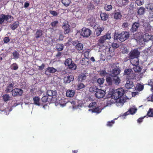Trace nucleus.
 <instances>
[{
	"mask_svg": "<svg viewBox=\"0 0 153 153\" xmlns=\"http://www.w3.org/2000/svg\"><path fill=\"white\" fill-rule=\"evenodd\" d=\"M140 52L137 49H134L131 51L129 54L130 58H137L139 56Z\"/></svg>",
	"mask_w": 153,
	"mask_h": 153,
	"instance_id": "8",
	"label": "nucleus"
},
{
	"mask_svg": "<svg viewBox=\"0 0 153 153\" xmlns=\"http://www.w3.org/2000/svg\"><path fill=\"white\" fill-rule=\"evenodd\" d=\"M140 34H141V33L135 34L134 35V37L137 42L141 46L144 45L146 42H147L150 39L152 40V36H151L147 33H146L143 35V37L141 35L140 36Z\"/></svg>",
	"mask_w": 153,
	"mask_h": 153,
	"instance_id": "1",
	"label": "nucleus"
},
{
	"mask_svg": "<svg viewBox=\"0 0 153 153\" xmlns=\"http://www.w3.org/2000/svg\"><path fill=\"white\" fill-rule=\"evenodd\" d=\"M5 19L7 22H10L13 19V17L9 15H5Z\"/></svg>",
	"mask_w": 153,
	"mask_h": 153,
	"instance_id": "32",
	"label": "nucleus"
},
{
	"mask_svg": "<svg viewBox=\"0 0 153 153\" xmlns=\"http://www.w3.org/2000/svg\"><path fill=\"white\" fill-rule=\"evenodd\" d=\"M14 84L13 83H11L7 87L5 91L7 93H9L10 91H12V90L13 88Z\"/></svg>",
	"mask_w": 153,
	"mask_h": 153,
	"instance_id": "25",
	"label": "nucleus"
},
{
	"mask_svg": "<svg viewBox=\"0 0 153 153\" xmlns=\"http://www.w3.org/2000/svg\"><path fill=\"white\" fill-rule=\"evenodd\" d=\"M23 92L22 89L18 88H15L12 91V95L13 96H21Z\"/></svg>",
	"mask_w": 153,
	"mask_h": 153,
	"instance_id": "7",
	"label": "nucleus"
},
{
	"mask_svg": "<svg viewBox=\"0 0 153 153\" xmlns=\"http://www.w3.org/2000/svg\"><path fill=\"white\" fill-rule=\"evenodd\" d=\"M104 9L107 11H110L112 9V7L111 5H106L105 6Z\"/></svg>",
	"mask_w": 153,
	"mask_h": 153,
	"instance_id": "49",
	"label": "nucleus"
},
{
	"mask_svg": "<svg viewBox=\"0 0 153 153\" xmlns=\"http://www.w3.org/2000/svg\"><path fill=\"white\" fill-rule=\"evenodd\" d=\"M144 12V8L143 7H140L138 10L137 13L138 15H141L143 14Z\"/></svg>",
	"mask_w": 153,
	"mask_h": 153,
	"instance_id": "41",
	"label": "nucleus"
},
{
	"mask_svg": "<svg viewBox=\"0 0 153 153\" xmlns=\"http://www.w3.org/2000/svg\"><path fill=\"white\" fill-rule=\"evenodd\" d=\"M145 6L147 10H152L153 9V3H150L145 4Z\"/></svg>",
	"mask_w": 153,
	"mask_h": 153,
	"instance_id": "31",
	"label": "nucleus"
},
{
	"mask_svg": "<svg viewBox=\"0 0 153 153\" xmlns=\"http://www.w3.org/2000/svg\"><path fill=\"white\" fill-rule=\"evenodd\" d=\"M19 53L17 51H15L12 53L13 59H18L19 57Z\"/></svg>",
	"mask_w": 153,
	"mask_h": 153,
	"instance_id": "35",
	"label": "nucleus"
},
{
	"mask_svg": "<svg viewBox=\"0 0 153 153\" xmlns=\"http://www.w3.org/2000/svg\"><path fill=\"white\" fill-rule=\"evenodd\" d=\"M56 71V70L53 67H48L46 69L45 73L46 74L48 75L49 73H54Z\"/></svg>",
	"mask_w": 153,
	"mask_h": 153,
	"instance_id": "16",
	"label": "nucleus"
},
{
	"mask_svg": "<svg viewBox=\"0 0 153 153\" xmlns=\"http://www.w3.org/2000/svg\"><path fill=\"white\" fill-rule=\"evenodd\" d=\"M57 103H58L60 106L62 107L65 106L66 104V103L64 101V99H61L59 100V102L57 101Z\"/></svg>",
	"mask_w": 153,
	"mask_h": 153,
	"instance_id": "34",
	"label": "nucleus"
},
{
	"mask_svg": "<svg viewBox=\"0 0 153 153\" xmlns=\"http://www.w3.org/2000/svg\"><path fill=\"white\" fill-rule=\"evenodd\" d=\"M76 48L78 50L80 51L82 50L83 48V45L81 43H79L76 44Z\"/></svg>",
	"mask_w": 153,
	"mask_h": 153,
	"instance_id": "43",
	"label": "nucleus"
},
{
	"mask_svg": "<svg viewBox=\"0 0 153 153\" xmlns=\"http://www.w3.org/2000/svg\"><path fill=\"white\" fill-rule=\"evenodd\" d=\"M104 108L103 107L100 106H97L96 108L93 109H89V111H91L92 112L96 113L97 114H99L100 113L102 110Z\"/></svg>",
	"mask_w": 153,
	"mask_h": 153,
	"instance_id": "11",
	"label": "nucleus"
},
{
	"mask_svg": "<svg viewBox=\"0 0 153 153\" xmlns=\"http://www.w3.org/2000/svg\"><path fill=\"white\" fill-rule=\"evenodd\" d=\"M106 40L104 36L101 37L100 39L99 40V43L100 44H102L104 43L105 41Z\"/></svg>",
	"mask_w": 153,
	"mask_h": 153,
	"instance_id": "50",
	"label": "nucleus"
},
{
	"mask_svg": "<svg viewBox=\"0 0 153 153\" xmlns=\"http://www.w3.org/2000/svg\"><path fill=\"white\" fill-rule=\"evenodd\" d=\"M100 16L101 19L103 21L106 20L108 18V15L104 13H101L100 14Z\"/></svg>",
	"mask_w": 153,
	"mask_h": 153,
	"instance_id": "27",
	"label": "nucleus"
},
{
	"mask_svg": "<svg viewBox=\"0 0 153 153\" xmlns=\"http://www.w3.org/2000/svg\"><path fill=\"white\" fill-rule=\"evenodd\" d=\"M137 110V109L135 106H131L128 111L123 114L121 117L122 119H124L125 118L124 116H126L130 114H134L136 113Z\"/></svg>",
	"mask_w": 153,
	"mask_h": 153,
	"instance_id": "5",
	"label": "nucleus"
},
{
	"mask_svg": "<svg viewBox=\"0 0 153 153\" xmlns=\"http://www.w3.org/2000/svg\"><path fill=\"white\" fill-rule=\"evenodd\" d=\"M105 94V92L101 89H98L96 91L95 94L96 97L98 98H103Z\"/></svg>",
	"mask_w": 153,
	"mask_h": 153,
	"instance_id": "9",
	"label": "nucleus"
},
{
	"mask_svg": "<svg viewBox=\"0 0 153 153\" xmlns=\"http://www.w3.org/2000/svg\"><path fill=\"white\" fill-rule=\"evenodd\" d=\"M112 100L111 98H109L105 102V106L103 107L104 108L106 106H110L113 103Z\"/></svg>",
	"mask_w": 153,
	"mask_h": 153,
	"instance_id": "21",
	"label": "nucleus"
},
{
	"mask_svg": "<svg viewBox=\"0 0 153 153\" xmlns=\"http://www.w3.org/2000/svg\"><path fill=\"white\" fill-rule=\"evenodd\" d=\"M3 99L5 102L8 101L10 98V97L9 94H5L2 96Z\"/></svg>",
	"mask_w": 153,
	"mask_h": 153,
	"instance_id": "36",
	"label": "nucleus"
},
{
	"mask_svg": "<svg viewBox=\"0 0 153 153\" xmlns=\"http://www.w3.org/2000/svg\"><path fill=\"white\" fill-rule=\"evenodd\" d=\"M56 92L52 90H49L47 92V95L50 97L52 98V96L55 95L56 94Z\"/></svg>",
	"mask_w": 153,
	"mask_h": 153,
	"instance_id": "33",
	"label": "nucleus"
},
{
	"mask_svg": "<svg viewBox=\"0 0 153 153\" xmlns=\"http://www.w3.org/2000/svg\"><path fill=\"white\" fill-rule=\"evenodd\" d=\"M47 96H43L42 98V100L43 102H46L47 101H48V98Z\"/></svg>",
	"mask_w": 153,
	"mask_h": 153,
	"instance_id": "59",
	"label": "nucleus"
},
{
	"mask_svg": "<svg viewBox=\"0 0 153 153\" xmlns=\"http://www.w3.org/2000/svg\"><path fill=\"white\" fill-rule=\"evenodd\" d=\"M140 24L138 22H135L132 25V28L131 30L132 32H134L137 31L140 26Z\"/></svg>",
	"mask_w": 153,
	"mask_h": 153,
	"instance_id": "17",
	"label": "nucleus"
},
{
	"mask_svg": "<svg viewBox=\"0 0 153 153\" xmlns=\"http://www.w3.org/2000/svg\"><path fill=\"white\" fill-rule=\"evenodd\" d=\"M91 34V31L90 29L86 27L83 28L80 32L81 35L85 37H88Z\"/></svg>",
	"mask_w": 153,
	"mask_h": 153,
	"instance_id": "6",
	"label": "nucleus"
},
{
	"mask_svg": "<svg viewBox=\"0 0 153 153\" xmlns=\"http://www.w3.org/2000/svg\"><path fill=\"white\" fill-rule=\"evenodd\" d=\"M68 67L70 69L74 70L76 69V65L73 62L71 64H70L69 66H68Z\"/></svg>",
	"mask_w": 153,
	"mask_h": 153,
	"instance_id": "42",
	"label": "nucleus"
},
{
	"mask_svg": "<svg viewBox=\"0 0 153 153\" xmlns=\"http://www.w3.org/2000/svg\"><path fill=\"white\" fill-rule=\"evenodd\" d=\"M115 36H117V38H116L117 39H119L120 41L123 42L128 38L129 36V33L128 32H123L118 34L117 36L115 35Z\"/></svg>",
	"mask_w": 153,
	"mask_h": 153,
	"instance_id": "4",
	"label": "nucleus"
},
{
	"mask_svg": "<svg viewBox=\"0 0 153 153\" xmlns=\"http://www.w3.org/2000/svg\"><path fill=\"white\" fill-rule=\"evenodd\" d=\"M114 121L112 120L111 122H108L107 123V126H111L114 123Z\"/></svg>",
	"mask_w": 153,
	"mask_h": 153,
	"instance_id": "62",
	"label": "nucleus"
},
{
	"mask_svg": "<svg viewBox=\"0 0 153 153\" xmlns=\"http://www.w3.org/2000/svg\"><path fill=\"white\" fill-rule=\"evenodd\" d=\"M112 47L114 48H117L118 47L119 45L117 43H113L112 44Z\"/></svg>",
	"mask_w": 153,
	"mask_h": 153,
	"instance_id": "64",
	"label": "nucleus"
},
{
	"mask_svg": "<svg viewBox=\"0 0 153 153\" xmlns=\"http://www.w3.org/2000/svg\"><path fill=\"white\" fill-rule=\"evenodd\" d=\"M62 27L64 30V33L65 34H67L69 33L70 27L67 22H64Z\"/></svg>",
	"mask_w": 153,
	"mask_h": 153,
	"instance_id": "10",
	"label": "nucleus"
},
{
	"mask_svg": "<svg viewBox=\"0 0 153 153\" xmlns=\"http://www.w3.org/2000/svg\"><path fill=\"white\" fill-rule=\"evenodd\" d=\"M133 69L134 71L139 72L141 71L142 68L141 67H140L138 65L134 66L133 67Z\"/></svg>",
	"mask_w": 153,
	"mask_h": 153,
	"instance_id": "38",
	"label": "nucleus"
},
{
	"mask_svg": "<svg viewBox=\"0 0 153 153\" xmlns=\"http://www.w3.org/2000/svg\"><path fill=\"white\" fill-rule=\"evenodd\" d=\"M18 65L16 63H13L10 66L11 69L13 70H16L18 69Z\"/></svg>",
	"mask_w": 153,
	"mask_h": 153,
	"instance_id": "47",
	"label": "nucleus"
},
{
	"mask_svg": "<svg viewBox=\"0 0 153 153\" xmlns=\"http://www.w3.org/2000/svg\"><path fill=\"white\" fill-rule=\"evenodd\" d=\"M68 103H70L72 105V107L73 109H75L79 108V105L77 106L76 107L74 106L75 104V102L74 101H73L72 102H68Z\"/></svg>",
	"mask_w": 153,
	"mask_h": 153,
	"instance_id": "57",
	"label": "nucleus"
},
{
	"mask_svg": "<svg viewBox=\"0 0 153 153\" xmlns=\"http://www.w3.org/2000/svg\"><path fill=\"white\" fill-rule=\"evenodd\" d=\"M99 74L101 76H104L107 74V73L104 70H102L100 71Z\"/></svg>",
	"mask_w": 153,
	"mask_h": 153,
	"instance_id": "55",
	"label": "nucleus"
},
{
	"mask_svg": "<svg viewBox=\"0 0 153 153\" xmlns=\"http://www.w3.org/2000/svg\"><path fill=\"white\" fill-rule=\"evenodd\" d=\"M131 80L128 79L125 85V87L127 88H131L134 85L132 81Z\"/></svg>",
	"mask_w": 153,
	"mask_h": 153,
	"instance_id": "19",
	"label": "nucleus"
},
{
	"mask_svg": "<svg viewBox=\"0 0 153 153\" xmlns=\"http://www.w3.org/2000/svg\"><path fill=\"white\" fill-rule=\"evenodd\" d=\"M49 13L51 14L53 16H56L59 14V13L58 12L55 11L50 10Z\"/></svg>",
	"mask_w": 153,
	"mask_h": 153,
	"instance_id": "58",
	"label": "nucleus"
},
{
	"mask_svg": "<svg viewBox=\"0 0 153 153\" xmlns=\"http://www.w3.org/2000/svg\"><path fill=\"white\" fill-rule=\"evenodd\" d=\"M56 48L59 51H61L63 50V46L62 44H57L56 46Z\"/></svg>",
	"mask_w": 153,
	"mask_h": 153,
	"instance_id": "39",
	"label": "nucleus"
},
{
	"mask_svg": "<svg viewBox=\"0 0 153 153\" xmlns=\"http://www.w3.org/2000/svg\"><path fill=\"white\" fill-rule=\"evenodd\" d=\"M12 110V108L10 107H8L6 108L4 110V112L5 113V114L6 115L8 114L9 112L11 111Z\"/></svg>",
	"mask_w": 153,
	"mask_h": 153,
	"instance_id": "53",
	"label": "nucleus"
},
{
	"mask_svg": "<svg viewBox=\"0 0 153 153\" xmlns=\"http://www.w3.org/2000/svg\"><path fill=\"white\" fill-rule=\"evenodd\" d=\"M34 102L33 103L38 106H40L41 104L40 103V98L38 97H35L33 98Z\"/></svg>",
	"mask_w": 153,
	"mask_h": 153,
	"instance_id": "22",
	"label": "nucleus"
},
{
	"mask_svg": "<svg viewBox=\"0 0 153 153\" xmlns=\"http://www.w3.org/2000/svg\"><path fill=\"white\" fill-rule=\"evenodd\" d=\"M72 62H73L72 59H71L68 58L65 60V64L66 65L68 66L70 64H71Z\"/></svg>",
	"mask_w": 153,
	"mask_h": 153,
	"instance_id": "45",
	"label": "nucleus"
},
{
	"mask_svg": "<svg viewBox=\"0 0 153 153\" xmlns=\"http://www.w3.org/2000/svg\"><path fill=\"white\" fill-rule=\"evenodd\" d=\"M135 2L138 6H140L143 4L144 3V0H136Z\"/></svg>",
	"mask_w": 153,
	"mask_h": 153,
	"instance_id": "48",
	"label": "nucleus"
},
{
	"mask_svg": "<svg viewBox=\"0 0 153 153\" xmlns=\"http://www.w3.org/2000/svg\"><path fill=\"white\" fill-rule=\"evenodd\" d=\"M143 87H144L143 85L137 84L136 87V89L139 91H140L143 90Z\"/></svg>",
	"mask_w": 153,
	"mask_h": 153,
	"instance_id": "40",
	"label": "nucleus"
},
{
	"mask_svg": "<svg viewBox=\"0 0 153 153\" xmlns=\"http://www.w3.org/2000/svg\"><path fill=\"white\" fill-rule=\"evenodd\" d=\"M111 72L113 76H117L120 74V70L118 68H116L113 69Z\"/></svg>",
	"mask_w": 153,
	"mask_h": 153,
	"instance_id": "18",
	"label": "nucleus"
},
{
	"mask_svg": "<svg viewBox=\"0 0 153 153\" xmlns=\"http://www.w3.org/2000/svg\"><path fill=\"white\" fill-rule=\"evenodd\" d=\"M96 103L95 102H93L91 103L89 105V107L90 108L94 109V108L96 106Z\"/></svg>",
	"mask_w": 153,
	"mask_h": 153,
	"instance_id": "52",
	"label": "nucleus"
},
{
	"mask_svg": "<svg viewBox=\"0 0 153 153\" xmlns=\"http://www.w3.org/2000/svg\"><path fill=\"white\" fill-rule=\"evenodd\" d=\"M115 100H117L116 105L117 106L119 107H121L126 101L124 99H122V98Z\"/></svg>",
	"mask_w": 153,
	"mask_h": 153,
	"instance_id": "12",
	"label": "nucleus"
},
{
	"mask_svg": "<svg viewBox=\"0 0 153 153\" xmlns=\"http://www.w3.org/2000/svg\"><path fill=\"white\" fill-rule=\"evenodd\" d=\"M124 89L122 88H120L114 90L111 95V97L114 99L120 98L124 99Z\"/></svg>",
	"mask_w": 153,
	"mask_h": 153,
	"instance_id": "2",
	"label": "nucleus"
},
{
	"mask_svg": "<svg viewBox=\"0 0 153 153\" xmlns=\"http://www.w3.org/2000/svg\"><path fill=\"white\" fill-rule=\"evenodd\" d=\"M106 80L107 83L109 85H111L112 84L113 82V78H112L110 76H107Z\"/></svg>",
	"mask_w": 153,
	"mask_h": 153,
	"instance_id": "29",
	"label": "nucleus"
},
{
	"mask_svg": "<svg viewBox=\"0 0 153 153\" xmlns=\"http://www.w3.org/2000/svg\"><path fill=\"white\" fill-rule=\"evenodd\" d=\"M5 20V15L3 14L0 15V24L1 25L3 23Z\"/></svg>",
	"mask_w": 153,
	"mask_h": 153,
	"instance_id": "37",
	"label": "nucleus"
},
{
	"mask_svg": "<svg viewBox=\"0 0 153 153\" xmlns=\"http://www.w3.org/2000/svg\"><path fill=\"white\" fill-rule=\"evenodd\" d=\"M122 15L121 13L118 12H115L114 14V17L116 19H119L121 18Z\"/></svg>",
	"mask_w": 153,
	"mask_h": 153,
	"instance_id": "26",
	"label": "nucleus"
},
{
	"mask_svg": "<svg viewBox=\"0 0 153 153\" xmlns=\"http://www.w3.org/2000/svg\"><path fill=\"white\" fill-rule=\"evenodd\" d=\"M124 75L127 76V77L129 79H137L138 76L133 73L131 69H126L124 71Z\"/></svg>",
	"mask_w": 153,
	"mask_h": 153,
	"instance_id": "3",
	"label": "nucleus"
},
{
	"mask_svg": "<svg viewBox=\"0 0 153 153\" xmlns=\"http://www.w3.org/2000/svg\"><path fill=\"white\" fill-rule=\"evenodd\" d=\"M148 115L150 117H153V109H150L148 112Z\"/></svg>",
	"mask_w": 153,
	"mask_h": 153,
	"instance_id": "56",
	"label": "nucleus"
},
{
	"mask_svg": "<svg viewBox=\"0 0 153 153\" xmlns=\"http://www.w3.org/2000/svg\"><path fill=\"white\" fill-rule=\"evenodd\" d=\"M19 25V23L18 21H16L11 24L10 25V28L13 30L16 29Z\"/></svg>",
	"mask_w": 153,
	"mask_h": 153,
	"instance_id": "20",
	"label": "nucleus"
},
{
	"mask_svg": "<svg viewBox=\"0 0 153 153\" xmlns=\"http://www.w3.org/2000/svg\"><path fill=\"white\" fill-rule=\"evenodd\" d=\"M113 82L116 85H118L120 82V80L119 77L116 76H114L113 78Z\"/></svg>",
	"mask_w": 153,
	"mask_h": 153,
	"instance_id": "30",
	"label": "nucleus"
},
{
	"mask_svg": "<svg viewBox=\"0 0 153 153\" xmlns=\"http://www.w3.org/2000/svg\"><path fill=\"white\" fill-rule=\"evenodd\" d=\"M130 61L131 64L133 66L139 65V61L138 57L130 58Z\"/></svg>",
	"mask_w": 153,
	"mask_h": 153,
	"instance_id": "15",
	"label": "nucleus"
},
{
	"mask_svg": "<svg viewBox=\"0 0 153 153\" xmlns=\"http://www.w3.org/2000/svg\"><path fill=\"white\" fill-rule=\"evenodd\" d=\"M147 100L148 101H153V93L148 97Z\"/></svg>",
	"mask_w": 153,
	"mask_h": 153,
	"instance_id": "63",
	"label": "nucleus"
},
{
	"mask_svg": "<svg viewBox=\"0 0 153 153\" xmlns=\"http://www.w3.org/2000/svg\"><path fill=\"white\" fill-rule=\"evenodd\" d=\"M42 31L41 30H37L35 34V38H38L41 37L43 34Z\"/></svg>",
	"mask_w": 153,
	"mask_h": 153,
	"instance_id": "24",
	"label": "nucleus"
},
{
	"mask_svg": "<svg viewBox=\"0 0 153 153\" xmlns=\"http://www.w3.org/2000/svg\"><path fill=\"white\" fill-rule=\"evenodd\" d=\"M86 76L84 74H82L78 77L79 80V81H82V80L85 79Z\"/></svg>",
	"mask_w": 153,
	"mask_h": 153,
	"instance_id": "46",
	"label": "nucleus"
},
{
	"mask_svg": "<svg viewBox=\"0 0 153 153\" xmlns=\"http://www.w3.org/2000/svg\"><path fill=\"white\" fill-rule=\"evenodd\" d=\"M74 79V77L72 75H70L65 76L64 79V81L65 83H69L73 81Z\"/></svg>",
	"mask_w": 153,
	"mask_h": 153,
	"instance_id": "13",
	"label": "nucleus"
},
{
	"mask_svg": "<svg viewBox=\"0 0 153 153\" xmlns=\"http://www.w3.org/2000/svg\"><path fill=\"white\" fill-rule=\"evenodd\" d=\"M58 23V21H55L51 22V26L53 27H54L56 26L57 25Z\"/></svg>",
	"mask_w": 153,
	"mask_h": 153,
	"instance_id": "60",
	"label": "nucleus"
},
{
	"mask_svg": "<svg viewBox=\"0 0 153 153\" xmlns=\"http://www.w3.org/2000/svg\"><path fill=\"white\" fill-rule=\"evenodd\" d=\"M104 36L106 39H109L111 38V33H107L105 35H104Z\"/></svg>",
	"mask_w": 153,
	"mask_h": 153,
	"instance_id": "61",
	"label": "nucleus"
},
{
	"mask_svg": "<svg viewBox=\"0 0 153 153\" xmlns=\"http://www.w3.org/2000/svg\"><path fill=\"white\" fill-rule=\"evenodd\" d=\"M77 89L78 90H79L84 88L85 86V85L82 83H79L77 85Z\"/></svg>",
	"mask_w": 153,
	"mask_h": 153,
	"instance_id": "51",
	"label": "nucleus"
},
{
	"mask_svg": "<svg viewBox=\"0 0 153 153\" xmlns=\"http://www.w3.org/2000/svg\"><path fill=\"white\" fill-rule=\"evenodd\" d=\"M98 89L97 88L96 86H92L89 89V91L91 92H96V91Z\"/></svg>",
	"mask_w": 153,
	"mask_h": 153,
	"instance_id": "44",
	"label": "nucleus"
},
{
	"mask_svg": "<svg viewBox=\"0 0 153 153\" xmlns=\"http://www.w3.org/2000/svg\"><path fill=\"white\" fill-rule=\"evenodd\" d=\"M104 27L103 26L99 27L96 30V35L97 36H100L101 32L104 30Z\"/></svg>",
	"mask_w": 153,
	"mask_h": 153,
	"instance_id": "23",
	"label": "nucleus"
},
{
	"mask_svg": "<svg viewBox=\"0 0 153 153\" xmlns=\"http://www.w3.org/2000/svg\"><path fill=\"white\" fill-rule=\"evenodd\" d=\"M75 93L74 90L68 89L67 90L66 92V96L68 97H72L74 96Z\"/></svg>",
	"mask_w": 153,
	"mask_h": 153,
	"instance_id": "14",
	"label": "nucleus"
},
{
	"mask_svg": "<svg viewBox=\"0 0 153 153\" xmlns=\"http://www.w3.org/2000/svg\"><path fill=\"white\" fill-rule=\"evenodd\" d=\"M104 79L103 78H100L97 79V82L100 85L102 84L104 82Z\"/></svg>",
	"mask_w": 153,
	"mask_h": 153,
	"instance_id": "54",
	"label": "nucleus"
},
{
	"mask_svg": "<svg viewBox=\"0 0 153 153\" xmlns=\"http://www.w3.org/2000/svg\"><path fill=\"white\" fill-rule=\"evenodd\" d=\"M61 2L64 6L67 7L70 5L71 1V0H62Z\"/></svg>",
	"mask_w": 153,
	"mask_h": 153,
	"instance_id": "28",
	"label": "nucleus"
}]
</instances>
